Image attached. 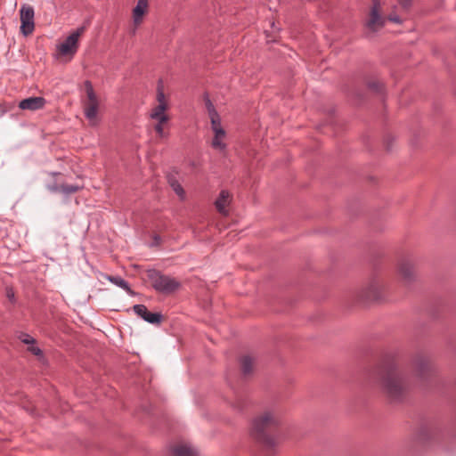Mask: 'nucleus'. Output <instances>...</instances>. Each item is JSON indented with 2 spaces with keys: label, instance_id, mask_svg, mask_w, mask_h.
Wrapping results in <instances>:
<instances>
[{
  "label": "nucleus",
  "instance_id": "393cba45",
  "mask_svg": "<svg viewBox=\"0 0 456 456\" xmlns=\"http://www.w3.org/2000/svg\"><path fill=\"white\" fill-rule=\"evenodd\" d=\"M110 281L117 286L126 289V291L131 292L127 282L120 277H110Z\"/></svg>",
  "mask_w": 456,
  "mask_h": 456
},
{
  "label": "nucleus",
  "instance_id": "412c9836",
  "mask_svg": "<svg viewBox=\"0 0 456 456\" xmlns=\"http://www.w3.org/2000/svg\"><path fill=\"white\" fill-rule=\"evenodd\" d=\"M155 124L153 125V128L157 133L159 138H165L167 136V134L165 132L164 126L168 122V120H161V119H153Z\"/></svg>",
  "mask_w": 456,
  "mask_h": 456
},
{
  "label": "nucleus",
  "instance_id": "20e7f679",
  "mask_svg": "<svg viewBox=\"0 0 456 456\" xmlns=\"http://www.w3.org/2000/svg\"><path fill=\"white\" fill-rule=\"evenodd\" d=\"M441 433V426L435 419H427L419 422L414 429L415 440L421 444L436 442Z\"/></svg>",
  "mask_w": 456,
  "mask_h": 456
},
{
  "label": "nucleus",
  "instance_id": "a878e982",
  "mask_svg": "<svg viewBox=\"0 0 456 456\" xmlns=\"http://www.w3.org/2000/svg\"><path fill=\"white\" fill-rule=\"evenodd\" d=\"M384 300L383 293L380 289L372 287V304L380 303Z\"/></svg>",
  "mask_w": 456,
  "mask_h": 456
},
{
  "label": "nucleus",
  "instance_id": "c756f323",
  "mask_svg": "<svg viewBox=\"0 0 456 456\" xmlns=\"http://www.w3.org/2000/svg\"><path fill=\"white\" fill-rule=\"evenodd\" d=\"M398 3L403 9L408 10L411 6L413 0H398Z\"/></svg>",
  "mask_w": 456,
  "mask_h": 456
},
{
  "label": "nucleus",
  "instance_id": "1a4fd4ad",
  "mask_svg": "<svg viewBox=\"0 0 456 456\" xmlns=\"http://www.w3.org/2000/svg\"><path fill=\"white\" fill-rule=\"evenodd\" d=\"M240 366L242 370H251L253 369L268 368V357L257 352H248L239 357Z\"/></svg>",
  "mask_w": 456,
  "mask_h": 456
},
{
  "label": "nucleus",
  "instance_id": "f3484780",
  "mask_svg": "<svg viewBox=\"0 0 456 456\" xmlns=\"http://www.w3.org/2000/svg\"><path fill=\"white\" fill-rule=\"evenodd\" d=\"M169 106L157 104L152 108L150 117L153 119L169 120L168 115L166 113Z\"/></svg>",
  "mask_w": 456,
  "mask_h": 456
},
{
  "label": "nucleus",
  "instance_id": "72a5a7b5",
  "mask_svg": "<svg viewBox=\"0 0 456 456\" xmlns=\"http://www.w3.org/2000/svg\"><path fill=\"white\" fill-rule=\"evenodd\" d=\"M389 20L394 21L395 23H401V20L397 16H390Z\"/></svg>",
  "mask_w": 456,
  "mask_h": 456
},
{
  "label": "nucleus",
  "instance_id": "6e6552de",
  "mask_svg": "<svg viewBox=\"0 0 456 456\" xmlns=\"http://www.w3.org/2000/svg\"><path fill=\"white\" fill-rule=\"evenodd\" d=\"M383 386L393 400H400L404 393V385L397 375V372H384L382 377Z\"/></svg>",
  "mask_w": 456,
  "mask_h": 456
},
{
  "label": "nucleus",
  "instance_id": "cd10ccee",
  "mask_svg": "<svg viewBox=\"0 0 456 456\" xmlns=\"http://www.w3.org/2000/svg\"><path fill=\"white\" fill-rule=\"evenodd\" d=\"M395 142V138L391 134H388L384 138V144L387 151H392Z\"/></svg>",
  "mask_w": 456,
  "mask_h": 456
},
{
  "label": "nucleus",
  "instance_id": "f8f14e48",
  "mask_svg": "<svg viewBox=\"0 0 456 456\" xmlns=\"http://www.w3.org/2000/svg\"><path fill=\"white\" fill-rule=\"evenodd\" d=\"M148 0H137V4L132 11V20L135 27H140L142 25L144 16L148 13Z\"/></svg>",
  "mask_w": 456,
  "mask_h": 456
},
{
  "label": "nucleus",
  "instance_id": "2f4dec72",
  "mask_svg": "<svg viewBox=\"0 0 456 456\" xmlns=\"http://www.w3.org/2000/svg\"><path fill=\"white\" fill-rule=\"evenodd\" d=\"M7 297H8L11 301H12V300H13V298H14V293H13V291H12V289H8V290H7Z\"/></svg>",
  "mask_w": 456,
  "mask_h": 456
},
{
  "label": "nucleus",
  "instance_id": "f03ea898",
  "mask_svg": "<svg viewBox=\"0 0 456 456\" xmlns=\"http://www.w3.org/2000/svg\"><path fill=\"white\" fill-rule=\"evenodd\" d=\"M395 274L403 288H410L418 279L416 262L412 256L403 254L395 262Z\"/></svg>",
  "mask_w": 456,
  "mask_h": 456
},
{
  "label": "nucleus",
  "instance_id": "7c9ffc66",
  "mask_svg": "<svg viewBox=\"0 0 456 456\" xmlns=\"http://www.w3.org/2000/svg\"><path fill=\"white\" fill-rule=\"evenodd\" d=\"M367 295H368V289H366V290H365V291H363V290H362V291H359V292L357 293V296H356V297H357V299H358L359 301H362V300H363V299H364V297H367Z\"/></svg>",
  "mask_w": 456,
  "mask_h": 456
},
{
  "label": "nucleus",
  "instance_id": "39448f33",
  "mask_svg": "<svg viewBox=\"0 0 456 456\" xmlns=\"http://www.w3.org/2000/svg\"><path fill=\"white\" fill-rule=\"evenodd\" d=\"M85 32V27L73 31L63 42L56 46V58L61 61H69L78 50L79 39Z\"/></svg>",
  "mask_w": 456,
  "mask_h": 456
},
{
  "label": "nucleus",
  "instance_id": "4be33fe9",
  "mask_svg": "<svg viewBox=\"0 0 456 456\" xmlns=\"http://www.w3.org/2000/svg\"><path fill=\"white\" fill-rule=\"evenodd\" d=\"M156 99H157L158 104L169 106L167 96L164 93V86L161 81L158 85Z\"/></svg>",
  "mask_w": 456,
  "mask_h": 456
},
{
  "label": "nucleus",
  "instance_id": "6ab92c4d",
  "mask_svg": "<svg viewBox=\"0 0 456 456\" xmlns=\"http://www.w3.org/2000/svg\"><path fill=\"white\" fill-rule=\"evenodd\" d=\"M372 31L379 28H382L386 22V20L381 17L379 12L372 6Z\"/></svg>",
  "mask_w": 456,
  "mask_h": 456
},
{
  "label": "nucleus",
  "instance_id": "423d86ee",
  "mask_svg": "<svg viewBox=\"0 0 456 456\" xmlns=\"http://www.w3.org/2000/svg\"><path fill=\"white\" fill-rule=\"evenodd\" d=\"M206 107L208 109V116L211 122V129L214 133V138L212 140L211 145L214 149L223 151L226 148V133L221 126L219 115L215 110L214 106L209 100L206 102Z\"/></svg>",
  "mask_w": 456,
  "mask_h": 456
},
{
  "label": "nucleus",
  "instance_id": "5701e85b",
  "mask_svg": "<svg viewBox=\"0 0 456 456\" xmlns=\"http://www.w3.org/2000/svg\"><path fill=\"white\" fill-rule=\"evenodd\" d=\"M170 186L181 200L185 198V191L177 181L170 180Z\"/></svg>",
  "mask_w": 456,
  "mask_h": 456
},
{
  "label": "nucleus",
  "instance_id": "b1692460",
  "mask_svg": "<svg viewBox=\"0 0 456 456\" xmlns=\"http://www.w3.org/2000/svg\"><path fill=\"white\" fill-rule=\"evenodd\" d=\"M382 362H384L385 366L387 368H395V367H398V360L396 359L395 356L392 355V354H387L386 355Z\"/></svg>",
  "mask_w": 456,
  "mask_h": 456
},
{
  "label": "nucleus",
  "instance_id": "aec40b11",
  "mask_svg": "<svg viewBox=\"0 0 456 456\" xmlns=\"http://www.w3.org/2000/svg\"><path fill=\"white\" fill-rule=\"evenodd\" d=\"M49 189L53 191H60L65 194H71L77 192L79 187L77 185L61 184L60 186L50 187Z\"/></svg>",
  "mask_w": 456,
  "mask_h": 456
},
{
  "label": "nucleus",
  "instance_id": "c85d7f7f",
  "mask_svg": "<svg viewBox=\"0 0 456 456\" xmlns=\"http://www.w3.org/2000/svg\"><path fill=\"white\" fill-rule=\"evenodd\" d=\"M20 339L21 340L22 343L26 344V345H28V344H31L32 342H35V339L30 337L29 335L28 334H22L20 336Z\"/></svg>",
  "mask_w": 456,
  "mask_h": 456
},
{
  "label": "nucleus",
  "instance_id": "4468645a",
  "mask_svg": "<svg viewBox=\"0 0 456 456\" xmlns=\"http://www.w3.org/2000/svg\"><path fill=\"white\" fill-rule=\"evenodd\" d=\"M46 101L43 97H28L20 102L19 108L26 110H38L45 107Z\"/></svg>",
  "mask_w": 456,
  "mask_h": 456
},
{
  "label": "nucleus",
  "instance_id": "0eeeda50",
  "mask_svg": "<svg viewBox=\"0 0 456 456\" xmlns=\"http://www.w3.org/2000/svg\"><path fill=\"white\" fill-rule=\"evenodd\" d=\"M151 286L159 293L171 294L180 287V282L170 276L154 272L149 275Z\"/></svg>",
  "mask_w": 456,
  "mask_h": 456
},
{
  "label": "nucleus",
  "instance_id": "7ed1b4c3",
  "mask_svg": "<svg viewBox=\"0 0 456 456\" xmlns=\"http://www.w3.org/2000/svg\"><path fill=\"white\" fill-rule=\"evenodd\" d=\"M85 97L82 101L83 110L89 125L95 126L100 121L99 112L101 108V100L94 92L91 82L85 83Z\"/></svg>",
  "mask_w": 456,
  "mask_h": 456
},
{
  "label": "nucleus",
  "instance_id": "bb28decb",
  "mask_svg": "<svg viewBox=\"0 0 456 456\" xmlns=\"http://www.w3.org/2000/svg\"><path fill=\"white\" fill-rule=\"evenodd\" d=\"M27 350L39 358L43 355L42 350L36 345V341L28 344Z\"/></svg>",
  "mask_w": 456,
  "mask_h": 456
},
{
  "label": "nucleus",
  "instance_id": "dca6fc26",
  "mask_svg": "<svg viewBox=\"0 0 456 456\" xmlns=\"http://www.w3.org/2000/svg\"><path fill=\"white\" fill-rule=\"evenodd\" d=\"M231 201V195L226 191H222L219 197L216 200V208L222 215H227V207Z\"/></svg>",
  "mask_w": 456,
  "mask_h": 456
},
{
  "label": "nucleus",
  "instance_id": "a211bd4d",
  "mask_svg": "<svg viewBox=\"0 0 456 456\" xmlns=\"http://www.w3.org/2000/svg\"><path fill=\"white\" fill-rule=\"evenodd\" d=\"M372 99L376 97L377 101L382 102L384 100L385 88L382 82L372 78Z\"/></svg>",
  "mask_w": 456,
  "mask_h": 456
},
{
  "label": "nucleus",
  "instance_id": "473e14b6",
  "mask_svg": "<svg viewBox=\"0 0 456 456\" xmlns=\"http://www.w3.org/2000/svg\"><path fill=\"white\" fill-rule=\"evenodd\" d=\"M138 28L139 27H135V25L132 22V27L130 28L131 35L134 36Z\"/></svg>",
  "mask_w": 456,
  "mask_h": 456
},
{
  "label": "nucleus",
  "instance_id": "ddd939ff",
  "mask_svg": "<svg viewBox=\"0 0 456 456\" xmlns=\"http://www.w3.org/2000/svg\"><path fill=\"white\" fill-rule=\"evenodd\" d=\"M133 309L137 315L150 323L159 324L161 322L162 315L160 314L149 312L143 305H135Z\"/></svg>",
  "mask_w": 456,
  "mask_h": 456
},
{
  "label": "nucleus",
  "instance_id": "9b49d317",
  "mask_svg": "<svg viewBox=\"0 0 456 456\" xmlns=\"http://www.w3.org/2000/svg\"><path fill=\"white\" fill-rule=\"evenodd\" d=\"M414 367L420 370H429L436 366V358L428 353H418L412 358Z\"/></svg>",
  "mask_w": 456,
  "mask_h": 456
},
{
  "label": "nucleus",
  "instance_id": "9d476101",
  "mask_svg": "<svg viewBox=\"0 0 456 456\" xmlns=\"http://www.w3.org/2000/svg\"><path fill=\"white\" fill-rule=\"evenodd\" d=\"M35 12L32 6L23 4L20 9V32L25 37L29 36L35 29Z\"/></svg>",
  "mask_w": 456,
  "mask_h": 456
},
{
  "label": "nucleus",
  "instance_id": "f257e3e1",
  "mask_svg": "<svg viewBox=\"0 0 456 456\" xmlns=\"http://www.w3.org/2000/svg\"><path fill=\"white\" fill-rule=\"evenodd\" d=\"M281 423V418L278 411L273 410L265 411L253 421V435L265 445L274 447L277 441L273 437V432Z\"/></svg>",
  "mask_w": 456,
  "mask_h": 456
},
{
  "label": "nucleus",
  "instance_id": "f704fd0d",
  "mask_svg": "<svg viewBox=\"0 0 456 456\" xmlns=\"http://www.w3.org/2000/svg\"><path fill=\"white\" fill-rule=\"evenodd\" d=\"M419 373L421 374V375H420V377H419L421 379H428V378L426 377V374H428V372L421 371V372H419Z\"/></svg>",
  "mask_w": 456,
  "mask_h": 456
},
{
  "label": "nucleus",
  "instance_id": "2eb2a0df",
  "mask_svg": "<svg viewBox=\"0 0 456 456\" xmlns=\"http://www.w3.org/2000/svg\"><path fill=\"white\" fill-rule=\"evenodd\" d=\"M169 456H197V452L189 444L179 442L172 445Z\"/></svg>",
  "mask_w": 456,
  "mask_h": 456
}]
</instances>
